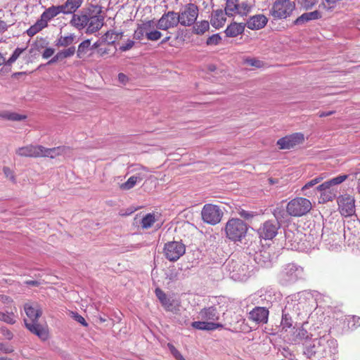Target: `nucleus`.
Masks as SVG:
<instances>
[{
  "instance_id": "obj_8",
  "label": "nucleus",
  "mask_w": 360,
  "mask_h": 360,
  "mask_svg": "<svg viewBox=\"0 0 360 360\" xmlns=\"http://www.w3.org/2000/svg\"><path fill=\"white\" fill-rule=\"evenodd\" d=\"M295 8V4L290 0H276L270 9V15L275 20L286 19Z\"/></svg>"
},
{
  "instance_id": "obj_9",
  "label": "nucleus",
  "mask_w": 360,
  "mask_h": 360,
  "mask_svg": "<svg viewBox=\"0 0 360 360\" xmlns=\"http://www.w3.org/2000/svg\"><path fill=\"white\" fill-rule=\"evenodd\" d=\"M198 8L194 4H188L177 13L179 23L188 27L193 25L198 16Z\"/></svg>"
},
{
  "instance_id": "obj_28",
  "label": "nucleus",
  "mask_w": 360,
  "mask_h": 360,
  "mask_svg": "<svg viewBox=\"0 0 360 360\" xmlns=\"http://www.w3.org/2000/svg\"><path fill=\"white\" fill-rule=\"evenodd\" d=\"M193 328L200 330H214L217 328H221L223 325L219 323L208 322L207 321H194L191 323Z\"/></svg>"
},
{
  "instance_id": "obj_59",
  "label": "nucleus",
  "mask_w": 360,
  "mask_h": 360,
  "mask_svg": "<svg viewBox=\"0 0 360 360\" xmlns=\"http://www.w3.org/2000/svg\"><path fill=\"white\" fill-rule=\"evenodd\" d=\"M118 81L122 84H126L129 81V77L124 73H119Z\"/></svg>"
},
{
  "instance_id": "obj_22",
  "label": "nucleus",
  "mask_w": 360,
  "mask_h": 360,
  "mask_svg": "<svg viewBox=\"0 0 360 360\" xmlns=\"http://www.w3.org/2000/svg\"><path fill=\"white\" fill-rule=\"evenodd\" d=\"M88 13L87 11L74 13L70 22V25L79 30L84 29L88 24Z\"/></svg>"
},
{
  "instance_id": "obj_61",
  "label": "nucleus",
  "mask_w": 360,
  "mask_h": 360,
  "mask_svg": "<svg viewBox=\"0 0 360 360\" xmlns=\"http://www.w3.org/2000/svg\"><path fill=\"white\" fill-rule=\"evenodd\" d=\"M97 53L100 56H103L105 54H108L109 53V49L105 48H99L97 50Z\"/></svg>"
},
{
  "instance_id": "obj_23",
  "label": "nucleus",
  "mask_w": 360,
  "mask_h": 360,
  "mask_svg": "<svg viewBox=\"0 0 360 360\" xmlns=\"http://www.w3.org/2000/svg\"><path fill=\"white\" fill-rule=\"evenodd\" d=\"M41 146L29 145L18 148L15 153L20 157L37 158L40 157Z\"/></svg>"
},
{
  "instance_id": "obj_10",
  "label": "nucleus",
  "mask_w": 360,
  "mask_h": 360,
  "mask_svg": "<svg viewBox=\"0 0 360 360\" xmlns=\"http://www.w3.org/2000/svg\"><path fill=\"white\" fill-rule=\"evenodd\" d=\"M223 211L218 205L205 204L201 211V217L204 222L216 225L219 224L223 217Z\"/></svg>"
},
{
  "instance_id": "obj_60",
  "label": "nucleus",
  "mask_w": 360,
  "mask_h": 360,
  "mask_svg": "<svg viewBox=\"0 0 360 360\" xmlns=\"http://www.w3.org/2000/svg\"><path fill=\"white\" fill-rule=\"evenodd\" d=\"M58 60H62L58 53H57L49 62L48 64L51 65L54 63H56Z\"/></svg>"
},
{
  "instance_id": "obj_34",
  "label": "nucleus",
  "mask_w": 360,
  "mask_h": 360,
  "mask_svg": "<svg viewBox=\"0 0 360 360\" xmlns=\"http://www.w3.org/2000/svg\"><path fill=\"white\" fill-rule=\"evenodd\" d=\"M259 294L262 300H266V302L269 303H272L276 299L275 289L271 286L262 288L259 291Z\"/></svg>"
},
{
  "instance_id": "obj_43",
  "label": "nucleus",
  "mask_w": 360,
  "mask_h": 360,
  "mask_svg": "<svg viewBox=\"0 0 360 360\" xmlns=\"http://www.w3.org/2000/svg\"><path fill=\"white\" fill-rule=\"evenodd\" d=\"M210 28V24L207 20H202L195 24L193 32L196 34H203Z\"/></svg>"
},
{
  "instance_id": "obj_45",
  "label": "nucleus",
  "mask_w": 360,
  "mask_h": 360,
  "mask_svg": "<svg viewBox=\"0 0 360 360\" xmlns=\"http://www.w3.org/2000/svg\"><path fill=\"white\" fill-rule=\"evenodd\" d=\"M297 3L304 9H311L315 6L318 0H296Z\"/></svg>"
},
{
  "instance_id": "obj_42",
  "label": "nucleus",
  "mask_w": 360,
  "mask_h": 360,
  "mask_svg": "<svg viewBox=\"0 0 360 360\" xmlns=\"http://www.w3.org/2000/svg\"><path fill=\"white\" fill-rule=\"evenodd\" d=\"M141 178V177L136 176L135 175L131 176V177H129L128 179V180L126 182H124L120 185V188L122 190L127 191V190H129V189L134 188L135 186V185L136 184V183L140 181Z\"/></svg>"
},
{
  "instance_id": "obj_30",
  "label": "nucleus",
  "mask_w": 360,
  "mask_h": 360,
  "mask_svg": "<svg viewBox=\"0 0 360 360\" xmlns=\"http://www.w3.org/2000/svg\"><path fill=\"white\" fill-rule=\"evenodd\" d=\"M40 149H41V151H40V157H48L51 158H54L63 154L65 150V148L63 146L46 148L41 146Z\"/></svg>"
},
{
  "instance_id": "obj_32",
  "label": "nucleus",
  "mask_w": 360,
  "mask_h": 360,
  "mask_svg": "<svg viewBox=\"0 0 360 360\" xmlns=\"http://www.w3.org/2000/svg\"><path fill=\"white\" fill-rule=\"evenodd\" d=\"M83 0H67L60 5L64 14L74 13L82 5Z\"/></svg>"
},
{
  "instance_id": "obj_11",
  "label": "nucleus",
  "mask_w": 360,
  "mask_h": 360,
  "mask_svg": "<svg viewBox=\"0 0 360 360\" xmlns=\"http://www.w3.org/2000/svg\"><path fill=\"white\" fill-rule=\"evenodd\" d=\"M252 5L248 1L238 2V0H226V13L228 16H233L236 14L244 16L251 11Z\"/></svg>"
},
{
  "instance_id": "obj_58",
  "label": "nucleus",
  "mask_w": 360,
  "mask_h": 360,
  "mask_svg": "<svg viewBox=\"0 0 360 360\" xmlns=\"http://www.w3.org/2000/svg\"><path fill=\"white\" fill-rule=\"evenodd\" d=\"M246 63L251 66H255V67H257V68L260 67V65H261V62L255 58L247 59Z\"/></svg>"
},
{
  "instance_id": "obj_15",
  "label": "nucleus",
  "mask_w": 360,
  "mask_h": 360,
  "mask_svg": "<svg viewBox=\"0 0 360 360\" xmlns=\"http://www.w3.org/2000/svg\"><path fill=\"white\" fill-rule=\"evenodd\" d=\"M155 23L156 27L162 30H167L168 29L175 27L179 24L177 13L168 11L163 14Z\"/></svg>"
},
{
  "instance_id": "obj_51",
  "label": "nucleus",
  "mask_w": 360,
  "mask_h": 360,
  "mask_svg": "<svg viewBox=\"0 0 360 360\" xmlns=\"http://www.w3.org/2000/svg\"><path fill=\"white\" fill-rule=\"evenodd\" d=\"M72 317L75 320L77 321V322H79V323H81L82 326H87V323L86 322L83 316H82L81 315H79L78 313H73L72 312Z\"/></svg>"
},
{
  "instance_id": "obj_56",
  "label": "nucleus",
  "mask_w": 360,
  "mask_h": 360,
  "mask_svg": "<svg viewBox=\"0 0 360 360\" xmlns=\"http://www.w3.org/2000/svg\"><path fill=\"white\" fill-rule=\"evenodd\" d=\"M1 333L7 340H11L13 337V333L6 328H1Z\"/></svg>"
},
{
  "instance_id": "obj_17",
  "label": "nucleus",
  "mask_w": 360,
  "mask_h": 360,
  "mask_svg": "<svg viewBox=\"0 0 360 360\" xmlns=\"http://www.w3.org/2000/svg\"><path fill=\"white\" fill-rule=\"evenodd\" d=\"M279 224L276 221H266L259 228L258 233L260 238L270 240L274 238L278 232Z\"/></svg>"
},
{
  "instance_id": "obj_52",
  "label": "nucleus",
  "mask_w": 360,
  "mask_h": 360,
  "mask_svg": "<svg viewBox=\"0 0 360 360\" xmlns=\"http://www.w3.org/2000/svg\"><path fill=\"white\" fill-rule=\"evenodd\" d=\"M134 45V41L129 39L124 44H122L120 47V50L122 51H127L131 49Z\"/></svg>"
},
{
  "instance_id": "obj_54",
  "label": "nucleus",
  "mask_w": 360,
  "mask_h": 360,
  "mask_svg": "<svg viewBox=\"0 0 360 360\" xmlns=\"http://www.w3.org/2000/svg\"><path fill=\"white\" fill-rule=\"evenodd\" d=\"M0 350L4 353H11L13 349L12 346L8 344L0 343Z\"/></svg>"
},
{
  "instance_id": "obj_37",
  "label": "nucleus",
  "mask_w": 360,
  "mask_h": 360,
  "mask_svg": "<svg viewBox=\"0 0 360 360\" xmlns=\"http://www.w3.org/2000/svg\"><path fill=\"white\" fill-rule=\"evenodd\" d=\"M0 117L11 121H20L25 120L26 116L14 112L4 111L0 112Z\"/></svg>"
},
{
  "instance_id": "obj_33",
  "label": "nucleus",
  "mask_w": 360,
  "mask_h": 360,
  "mask_svg": "<svg viewBox=\"0 0 360 360\" xmlns=\"http://www.w3.org/2000/svg\"><path fill=\"white\" fill-rule=\"evenodd\" d=\"M152 24L153 20H148L139 25L134 32V38L141 40L143 38L144 36L146 37V33L148 32V29L150 27Z\"/></svg>"
},
{
  "instance_id": "obj_62",
  "label": "nucleus",
  "mask_w": 360,
  "mask_h": 360,
  "mask_svg": "<svg viewBox=\"0 0 360 360\" xmlns=\"http://www.w3.org/2000/svg\"><path fill=\"white\" fill-rule=\"evenodd\" d=\"M25 284L28 285H32V286H38L40 285V282L38 281H26L25 282Z\"/></svg>"
},
{
  "instance_id": "obj_40",
  "label": "nucleus",
  "mask_w": 360,
  "mask_h": 360,
  "mask_svg": "<svg viewBox=\"0 0 360 360\" xmlns=\"http://www.w3.org/2000/svg\"><path fill=\"white\" fill-rule=\"evenodd\" d=\"M156 220L155 214L148 213L143 217L141 226L144 229H149L153 225Z\"/></svg>"
},
{
  "instance_id": "obj_27",
  "label": "nucleus",
  "mask_w": 360,
  "mask_h": 360,
  "mask_svg": "<svg viewBox=\"0 0 360 360\" xmlns=\"http://www.w3.org/2000/svg\"><path fill=\"white\" fill-rule=\"evenodd\" d=\"M199 318L208 322H214L217 321L219 316L217 309L211 307L201 309L199 312Z\"/></svg>"
},
{
  "instance_id": "obj_19",
  "label": "nucleus",
  "mask_w": 360,
  "mask_h": 360,
  "mask_svg": "<svg viewBox=\"0 0 360 360\" xmlns=\"http://www.w3.org/2000/svg\"><path fill=\"white\" fill-rule=\"evenodd\" d=\"M104 18L102 15L93 14L89 11L88 24L86 25V33L92 34L99 30L103 25Z\"/></svg>"
},
{
  "instance_id": "obj_16",
  "label": "nucleus",
  "mask_w": 360,
  "mask_h": 360,
  "mask_svg": "<svg viewBox=\"0 0 360 360\" xmlns=\"http://www.w3.org/2000/svg\"><path fill=\"white\" fill-rule=\"evenodd\" d=\"M304 134L302 133H295L286 136L278 140L277 145L281 149H290L294 146L302 143L304 141Z\"/></svg>"
},
{
  "instance_id": "obj_38",
  "label": "nucleus",
  "mask_w": 360,
  "mask_h": 360,
  "mask_svg": "<svg viewBox=\"0 0 360 360\" xmlns=\"http://www.w3.org/2000/svg\"><path fill=\"white\" fill-rule=\"evenodd\" d=\"M91 49V40L86 39L80 43L77 51V56L78 58H82Z\"/></svg>"
},
{
  "instance_id": "obj_44",
  "label": "nucleus",
  "mask_w": 360,
  "mask_h": 360,
  "mask_svg": "<svg viewBox=\"0 0 360 360\" xmlns=\"http://www.w3.org/2000/svg\"><path fill=\"white\" fill-rule=\"evenodd\" d=\"M75 46H70L66 49L58 51V54L61 58V60H63L67 58H70L75 53Z\"/></svg>"
},
{
  "instance_id": "obj_12",
  "label": "nucleus",
  "mask_w": 360,
  "mask_h": 360,
  "mask_svg": "<svg viewBox=\"0 0 360 360\" xmlns=\"http://www.w3.org/2000/svg\"><path fill=\"white\" fill-rule=\"evenodd\" d=\"M186 251L185 245L179 241H172L166 243L164 248V254L165 257L171 261L178 260Z\"/></svg>"
},
{
  "instance_id": "obj_24",
  "label": "nucleus",
  "mask_w": 360,
  "mask_h": 360,
  "mask_svg": "<svg viewBox=\"0 0 360 360\" xmlns=\"http://www.w3.org/2000/svg\"><path fill=\"white\" fill-rule=\"evenodd\" d=\"M319 339L311 338L309 341L303 342L304 346V354L308 357L315 355L316 353L320 352L322 347V343H319Z\"/></svg>"
},
{
  "instance_id": "obj_25",
  "label": "nucleus",
  "mask_w": 360,
  "mask_h": 360,
  "mask_svg": "<svg viewBox=\"0 0 360 360\" xmlns=\"http://www.w3.org/2000/svg\"><path fill=\"white\" fill-rule=\"evenodd\" d=\"M226 15H228L226 11L224 12L221 9L214 11L210 19L211 25L216 29L221 27L226 20Z\"/></svg>"
},
{
  "instance_id": "obj_35",
  "label": "nucleus",
  "mask_w": 360,
  "mask_h": 360,
  "mask_svg": "<svg viewBox=\"0 0 360 360\" xmlns=\"http://www.w3.org/2000/svg\"><path fill=\"white\" fill-rule=\"evenodd\" d=\"M76 39L75 34H70L67 36L60 35L56 41V46L58 47H68L72 44Z\"/></svg>"
},
{
  "instance_id": "obj_47",
  "label": "nucleus",
  "mask_w": 360,
  "mask_h": 360,
  "mask_svg": "<svg viewBox=\"0 0 360 360\" xmlns=\"http://www.w3.org/2000/svg\"><path fill=\"white\" fill-rule=\"evenodd\" d=\"M167 347L171 354L176 360H186L181 354L176 349V347L171 343L167 344Z\"/></svg>"
},
{
  "instance_id": "obj_1",
  "label": "nucleus",
  "mask_w": 360,
  "mask_h": 360,
  "mask_svg": "<svg viewBox=\"0 0 360 360\" xmlns=\"http://www.w3.org/2000/svg\"><path fill=\"white\" fill-rule=\"evenodd\" d=\"M24 309L26 315L31 321V322H28L27 320H24L26 328L39 338L46 340L48 337L47 332L44 327L37 323L39 317L41 315V309L37 305L33 307L28 303L25 304Z\"/></svg>"
},
{
  "instance_id": "obj_36",
  "label": "nucleus",
  "mask_w": 360,
  "mask_h": 360,
  "mask_svg": "<svg viewBox=\"0 0 360 360\" xmlns=\"http://www.w3.org/2000/svg\"><path fill=\"white\" fill-rule=\"evenodd\" d=\"M295 335V336L294 340L297 342H302V343L305 341H309L312 336L309 333H308L307 330L302 327L296 329Z\"/></svg>"
},
{
  "instance_id": "obj_48",
  "label": "nucleus",
  "mask_w": 360,
  "mask_h": 360,
  "mask_svg": "<svg viewBox=\"0 0 360 360\" xmlns=\"http://www.w3.org/2000/svg\"><path fill=\"white\" fill-rule=\"evenodd\" d=\"M221 38L219 34H214L207 38L206 44L209 46H215L220 43Z\"/></svg>"
},
{
  "instance_id": "obj_55",
  "label": "nucleus",
  "mask_w": 360,
  "mask_h": 360,
  "mask_svg": "<svg viewBox=\"0 0 360 360\" xmlns=\"http://www.w3.org/2000/svg\"><path fill=\"white\" fill-rule=\"evenodd\" d=\"M54 52H55L54 49L50 48V47L46 48L42 53V57H43V58L47 59V58H50L51 56H52L53 55Z\"/></svg>"
},
{
  "instance_id": "obj_20",
  "label": "nucleus",
  "mask_w": 360,
  "mask_h": 360,
  "mask_svg": "<svg viewBox=\"0 0 360 360\" xmlns=\"http://www.w3.org/2000/svg\"><path fill=\"white\" fill-rule=\"evenodd\" d=\"M269 310L266 307H256L249 313V319L257 323H266L268 321Z\"/></svg>"
},
{
  "instance_id": "obj_5",
  "label": "nucleus",
  "mask_w": 360,
  "mask_h": 360,
  "mask_svg": "<svg viewBox=\"0 0 360 360\" xmlns=\"http://www.w3.org/2000/svg\"><path fill=\"white\" fill-rule=\"evenodd\" d=\"M311 208L312 205L309 200L297 197L288 202L286 212L292 217H302L309 212Z\"/></svg>"
},
{
  "instance_id": "obj_31",
  "label": "nucleus",
  "mask_w": 360,
  "mask_h": 360,
  "mask_svg": "<svg viewBox=\"0 0 360 360\" xmlns=\"http://www.w3.org/2000/svg\"><path fill=\"white\" fill-rule=\"evenodd\" d=\"M245 24L233 22L226 29V35L229 37H235L244 32Z\"/></svg>"
},
{
  "instance_id": "obj_29",
  "label": "nucleus",
  "mask_w": 360,
  "mask_h": 360,
  "mask_svg": "<svg viewBox=\"0 0 360 360\" xmlns=\"http://www.w3.org/2000/svg\"><path fill=\"white\" fill-rule=\"evenodd\" d=\"M291 304L288 301V304L285 307L284 309L283 310L282 313V319L281 321V327L282 328V330L287 331L289 328L292 327V319L291 316L288 313V310L291 308Z\"/></svg>"
},
{
  "instance_id": "obj_2",
  "label": "nucleus",
  "mask_w": 360,
  "mask_h": 360,
  "mask_svg": "<svg viewBox=\"0 0 360 360\" xmlns=\"http://www.w3.org/2000/svg\"><path fill=\"white\" fill-rule=\"evenodd\" d=\"M304 276L305 273L303 267L295 263H288L282 267L277 278L281 285L288 286L299 280L304 279Z\"/></svg>"
},
{
  "instance_id": "obj_57",
  "label": "nucleus",
  "mask_w": 360,
  "mask_h": 360,
  "mask_svg": "<svg viewBox=\"0 0 360 360\" xmlns=\"http://www.w3.org/2000/svg\"><path fill=\"white\" fill-rule=\"evenodd\" d=\"M239 214L241 217L245 219H250L253 217V214L252 212H250L248 211L242 210L239 212Z\"/></svg>"
},
{
  "instance_id": "obj_53",
  "label": "nucleus",
  "mask_w": 360,
  "mask_h": 360,
  "mask_svg": "<svg viewBox=\"0 0 360 360\" xmlns=\"http://www.w3.org/2000/svg\"><path fill=\"white\" fill-rule=\"evenodd\" d=\"M140 169H141V172H139L136 176L141 177L140 179V181H141L146 177V174L148 172H150V170L148 168L143 167V166H141L140 167Z\"/></svg>"
},
{
  "instance_id": "obj_6",
  "label": "nucleus",
  "mask_w": 360,
  "mask_h": 360,
  "mask_svg": "<svg viewBox=\"0 0 360 360\" xmlns=\"http://www.w3.org/2000/svg\"><path fill=\"white\" fill-rule=\"evenodd\" d=\"M247 224L239 219H229L226 225L227 237L233 241H240L246 235Z\"/></svg>"
},
{
  "instance_id": "obj_50",
  "label": "nucleus",
  "mask_w": 360,
  "mask_h": 360,
  "mask_svg": "<svg viewBox=\"0 0 360 360\" xmlns=\"http://www.w3.org/2000/svg\"><path fill=\"white\" fill-rule=\"evenodd\" d=\"M115 32L113 31H108L105 34V40L108 41V44H113L115 41L118 40L117 37H114Z\"/></svg>"
},
{
  "instance_id": "obj_3",
  "label": "nucleus",
  "mask_w": 360,
  "mask_h": 360,
  "mask_svg": "<svg viewBox=\"0 0 360 360\" xmlns=\"http://www.w3.org/2000/svg\"><path fill=\"white\" fill-rule=\"evenodd\" d=\"M60 13H63L60 6H52L46 9L34 25L27 31L29 36L32 37L48 25V22Z\"/></svg>"
},
{
  "instance_id": "obj_41",
  "label": "nucleus",
  "mask_w": 360,
  "mask_h": 360,
  "mask_svg": "<svg viewBox=\"0 0 360 360\" xmlns=\"http://www.w3.org/2000/svg\"><path fill=\"white\" fill-rule=\"evenodd\" d=\"M0 321L8 324H14L16 321L15 313L13 311L6 312L0 311Z\"/></svg>"
},
{
  "instance_id": "obj_4",
  "label": "nucleus",
  "mask_w": 360,
  "mask_h": 360,
  "mask_svg": "<svg viewBox=\"0 0 360 360\" xmlns=\"http://www.w3.org/2000/svg\"><path fill=\"white\" fill-rule=\"evenodd\" d=\"M347 177L346 174L339 175L318 186L316 189L321 192L322 200L323 202L333 200L337 195V190L333 186L342 184Z\"/></svg>"
},
{
  "instance_id": "obj_14",
  "label": "nucleus",
  "mask_w": 360,
  "mask_h": 360,
  "mask_svg": "<svg viewBox=\"0 0 360 360\" xmlns=\"http://www.w3.org/2000/svg\"><path fill=\"white\" fill-rule=\"evenodd\" d=\"M155 292L156 297L167 311L176 312L179 309V302L178 300L172 296H167L160 288H156Z\"/></svg>"
},
{
  "instance_id": "obj_64",
  "label": "nucleus",
  "mask_w": 360,
  "mask_h": 360,
  "mask_svg": "<svg viewBox=\"0 0 360 360\" xmlns=\"http://www.w3.org/2000/svg\"><path fill=\"white\" fill-rule=\"evenodd\" d=\"M4 173L6 176H11V178L13 177L12 172L10 170L8 167H4Z\"/></svg>"
},
{
  "instance_id": "obj_26",
  "label": "nucleus",
  "mask_w": 360,
  "mask_h": 360,
  "mask_svg": "<svg viewBox=\"0 0 360 360\" xmlns=\"http://www.w3.org/2000/svg\"><path fill=\"white\" fill-rule=\"evenodd\" d=\"M321 18V13L319 11H314L302 14L294 21L293 23L295 25H304L309 21L317 20Z\"/></svg>"
},
{
  "instance_id": "obj_63",
  "label": "nucleus",
  "mask_w": 360,
  "mask_h": 360,
  "mask_svg": "<svg viewBox=\"0 0 360 360\" xmlns=\"http://www.w3.org/2000/svg\"><path fill=\"white\" fill-rule=\"evenodd\" d=\"M8 27V25L4 20L0 19V32L5 31Z\"/></svg>"
},
{
  "instance_id": "obj_7",
  "label": "nucleus",
  "mask_w": 360,
  "mask_h": 360,
  "mask_svg": "<svg viewBox=\"0 0 360 360\" xmlns=\"http://www.w3.org/2000/svg\"><path fill=\"white\" fill-rule=\"evenodd\" d=\"M226 269L230 277L236 281H245L250 276L249 266L240 262L230 260L226 263Z\"/></svg>"
},
{
  "instance_id": "obj_18",
  "label": "nucleus",
  "mask_w": 360,
  "mask_h": 360,
  "mask_svg": "<svg viewBox=\"0 0 360 360\" xmlns=\"http://www.w3.org/2000/svg\"><path fill=\"white\" fill-rule=\"evenodd\" d=\"M319 343H322L320 352L325 355L335 354L338 352L337 340L330 338L329 335H325L319 338Z\"/></svg>"
},
{
  "instance_id": "obj_46",
  "label": "nucleus",
  "mask_w": 360,
  "mask_h": 360,
  "mask_svg": "<svg viewBox=\"0 0 360 360\" xmlns=\"http://www.w3.org/2000/svg\"><path fill=\"white\" fill-rule=\"evenodd\" d=\"M323 179V177L322 176H317L311 181H308L307 184H305L304 186L302 188V191H306L309 190L310 188L313 187L314 186L316 185L317 184L320 183Z\"/></svg>"
},
{
  "instance_id": "obj_21",
  "label": "nucleus",
  "mask_w": 360,
  "mask_h": 360,
  "mask_svg": "<svg viewBox=\"0 0 360 360\" xmlns=\"http://www.w3.org/2000/svg\"><path fill=\"white\" fill-rule=\"evenodd\" d=\"M268 22L267 18L262 14L255 15L249 18L245 25L252 30L262 29Z\"/></svg>"
},
{
  "instance_id": "obj_39",
  "label": "nucleus",
  "mask_w": 360,
  "mask_h": 360,
  "mask_svg": "<svg viewBox=\"0 0 360 360\" xmlns=\"http://www.w3.org/2000/svg\"><path fill=\"white\" fill-rule=\"evenodd\" d=\"M155 27H156V23L153 20V24L146 33V38L148 40L157 41L161 38L162 35V33L158 30H153Z\"/></svg>"
},
{
  "instance_id": "obj_49",
  "label": "nucleus",
  "mask_w": 360,
  "mask_h": 360,
  "mask_svg": "<svg viewBox=\"0 0 360 360\" xmlns=\"http://www.w3.org/2000/svg\"><path fill=\"white\" fill-rule=\"evenodd\" d=\"M24 50V49L17 48L8 60L7 63L12 64L13 63H14L18 58L20 55L23 52Z\"/></svg>"
},
{
  "instance_id": "obj_13",
  "label": "nucleus",
  "mask_w": 360,
  "mask_h": 360,
  "mask_svg": "<svg viewBox=\"0 0 360 360\" xmlns=\"http://www.w3.org/2000/svg\"><path fill=\"white\" fill-rule=\"evenodd\" d=\"M354 198L349 194L340 195L338 198L340 212L345 217L352 216L355 212Z\"/></svg>"
}]
</instances>
